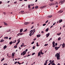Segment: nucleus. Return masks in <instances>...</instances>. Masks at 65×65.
I'll list each match as a JSON object with an SVG mask.
<instances>
[{
    "label": "nucleus",
    "mask_w": 65,
    "mask_h": 65,
    "mask_svg": "<svg viewBox=\"0 0 65 65\" xmlns=\"http://www.w3.org/2000/svg\"><path fill=\"white\" fill-rule=\"evenodd\" d=\"M31 56V54L30 55H29V54H28L27 56V57H29V56Z\"/></svg>",
    "instance_id": "49530a36"
},
{
    "label": "nucleus",
    "mask_w": 65,
    "mask_h": 65,
    "mask_svg": "<svg viewBox=\"0 0 65 65\" xmlns=\"http://www.w3.org/2000/svg\"><path fill=\"white\" fill-rule=\"evenodd\" d=\"M61 39V37H59L58 38V41H59V40H60Z\"/></svg>",
    "instance_id": "aec40b11"
},
{
    "label": "nucleus",
    "mask_w": 65,
    "mask_h": 65,
    "mask_svg": "<svg viewBox=\"0 0 65 65\" xmlns=\"http://www.w3.org/2000/svg\"><path fill=\"white\" fill-rule=\"evenodd\" d=\"M52 15H50L49 16H48V18H52Z\"/></svg>",
    "instance_id": "5701e85b"
},
{
    "label": "nucleus",
    "mask_w": 65,
    "mask_h": 65,
    "mask_svg": "<svg viewBox=\"0 0 65 65\" xmlns=\"http://www.w3.org/2000/svg\"><path fill=\"white\" fill-rule=\"evenodd\" d=\"M45 25H46V24H43V26H45Z\"/></svg>",
    "instance_id": "a19ab883"
},
{
    "label": "nucleus",
    "mask_w": 65,
    "mask_h": 65,
    "mask_svg": "<svg viewBox=\"0 0 65 65\" xmlns=\"http://www.w3.org/2000/svg\"><path fill=\"white\" fill-rule=\"evenodd\" d=\"M2 3V2L1 1L0 2V4H1V3Z\"/></svg>",
    "instance_id": "338daca9"
},
{
    "label": "nucleus",
    "mask_w": 65,
    "mask_h": 65,
    "mask_svg": "<svg viewBox=\"0 0 65 65\" xmlns=\"http://www.w3.org/2000/svg\"><path fill=\"white\" fill-rule=\"evenodd\" d=\"M54 60H53L52 61H51V62H52V63H54Z\"/></svg>",
    "instance_id": "4d7b16f0"
},
{
    "label": "nucleus",
    "mask_w": 65,
    "mask_h": 65,
    "mask_svg": "<svg viewBox=\"0 0 65 65\" xmlns=\"http://www.w3.org/2000/svg\"><path fill=\"white\" fill-rule=\"evenodd\" d=\"M45 63H46V64H47V61H45Z\"/></svg>",
    "instance_id": "6e6d98bb"
},
{
    "label": "nucleus",
    "mask_w": 65,
    "mask_h": 65,
    "mask_svg": "<svg viewBox=\"0 0 65 65\" xmlns=\"http://www.w3.org/2000/svg\"><path fill=\"white\" fill-rule=\"evenodd\" d=\"M3 48H4V50H5V49H6V48H7V46H6V45H5L4 46Z\"/></svg>",
    "instance_id": "423d86ee"
},
{
    "label": "nucleus",
    "mask_w": 65,
    "mask_h": 65,
    "mask_svg": "<svg viewBox=\"0 0 65 65\" xmlns=\"http://www.w3.org/2000/svg\"><path fill=\"white\" fill-rule=\"evenodd\" d=\"M50 6L53 5V3H50Z\"/></svg>",
    "instance_id": "f704fd0d"
},
{
    "label": "nucleus",
    "mask_w": 65,
    "mask_h": 65,
    "mask_svg": "<svg viewBox=\"0 0 65 65\" xmlns=\"http://www.w3.org/2000/svg\"><path fill=\"white\" fill-rule=\"evenodd\" d=\"M38 8V6H36L35 7V8L36 9H37V8Z\"/></svg>",
    "instance_id": "2f4dec72"
},
{
    "label": "nucleus",
    "mask_w": 65,
    "mask_h": 65,
    "mask_svg": "<svg viewBox=\"0 0 65 65\" xmlns=\"http://www.w3.org/2000/svg\"><path fill=\"white\" fill-rule=\"evenodd\" d=\"M17 61H16L14 63V64H17Z\"/></svg>",
    "instance_id": "bf43d9fd"
},
{
    "label": "nucleus",
    "mask_w": 65,
    "mask_h": 65,
    "mask_svg": "<svg viewBox=\"0 0 65 65\" xmlns=\"http://www.w3.org/2000/svg\"><path fill=\"white\" fill-rule=\"evenodd\" d=\"M20 33H19V34H18L17 35V36H20Z\"/></svg>",
    "instance_id": "c03bdc74"
},
{
    "label": "nucleus",
    "mask_w": 65,
    "mask_h": 65,
    "mask_svg": "<svg viewBox=\"0 0 65 65\" xmlns=\"http://www.w3.org/2000/svg\"><path fill=\"white\" fill-rule=\"evenodd\" d=\"M13 43V42L12 41H11L10 43H9V44L10 45H11L12 44V43Z\"/></svg>",
    "instance_id": "4468645a"
},
{
    "label": "nucleus",
    "mask_w": 65,
    "mask_h": 65,
    "mask_svg": "<svg viewBox=\"0 0 65 65\" xmlns=\"http://www.w3.org/2000/svg\"><path fill=\"white\" fill-rule=\"evenodd\" d=\"M34 42H32L31 43V44H34Z\"/></svg>",
    "instance_id": "603ef678"
},
{
    "label": "nucleus",
    "mask_w": 65,
    "mask_h": 65,
    "mask_svg": "<svg viewBox=\"0 0 65 65\" xmlns=\"http://www.w3.org/2000/svg\"><path fill=\"white\" fill-rule=\"evenodd\" d=\"M33 28H34V26H32L31 27V29H33Z\"/></svg>",
    "instance_id": "13d9d810"
},
{
    "label": "nucleus",
    "mask_w": 65,
    "mask_h": 65,
    "mask_svg": "<svg viewBox=\"0 0 65 65\" xmlns=\"http://www.w3.org/2000/svg\"><path fill=\"white\" fill-rule=\"evenodd\" d=\"M56 23H54L53 24V25L54 26V25H55V24H56Z\"/></svg>",
    "instance_id": "5fc2aeb1"
},
{
    "label": "nucleus",
    "mask_w": 65,
    "mask_h": 65,
    "mask_svg": "<svg viewBox=\"0 0 65 65\" xmlns=\"http://www.w3.org/2000/svg\"><path fill=\"white\" fill-rule=\"evenodd\" d=\"M48 28H47V29H46L45 30V31H46V32H48Z\"/></svg>",
    "instance_id": "393cba45"
},
{
    "label": "nucleus",
    "mask_w": 65,
    "mask_h": 65,
    "mask_svg": "<svg viewBox=\"0 0 65 65\" xmlns=\"http://www.w3.org/2000/svg\"><path fill=\"white\" fill-rule=\"evenodd\" d=\"M57 45H58V43H55L56 46H57Z\"/></svg>",
    "instance_id": "37998d69"
},
{
    "label": "nucleus",
    "mask_w": 65,
    "mask_h": 65,
    "mask_svg": "<svg viewBox=\"0 0 65 65\" xmlns=\"http://www.w3.org/2000/svg\"><path fill=\"white\" fill-rule=\"evenodd\" d=\"M50 64H51V65H52V63L53 64V63L52 62H50Z\"/></svg>",
    "instance_id": "774afa93"
},
{
    "label": "nucleus",
    "mask_w": 65,
    "mask_h": 65,
    "mask_svg": "<svg viewBox=\"0 0 65 65\" xmlns=\"http://www.w3.org/2000/svg\"><path fill=\"white\" fill-rule=\"evenodd\" d=\"M55 41H53L52 42V45H55Z\"/></svg>",
    "instance_id": "dca6fc26"
},
{
    "label": "nucleus",
    "mask_w": 65,
    "mask_h": 65,
    "mask_svg": "<svg viewBox=\"0 0 65 65\" xmlns=\"http://www.w3.org/2000/svg\"><path fill=\"white\" fill-rule=\"evenodd\" d=\"M45 6H43V7H41V8H45Z\"/></svg>",
    "instance_id": "cd10ccee"
},
{
    "label": "nucleus",
    "mask_w": 65,
    "mask_h": 65,
    "mask_svg": "<svg viewBox=\"0 0 65 65\" xmlns=\"http://www.w3.org/2000/svg\"><path fill=\"white\" fill-rule=\"evenodd\" d=\"M3 60H4V58H3V59L1 60V62H2Z\"/></svg>",
    "instance_id": "a878e982"
},
{
    "label": "nucleus",
    "mask_w": 65,
    "mask_h": 65,
    "mask_svg": "<svg viewBox=\"0 0 65 65\" xmlns=\"http://www.w3.org/2000/svg\"><path fill=\"white\" fill-rule=\"evenodd\" d=\"M52 38H51L48 41H50L51 40H52Z\"/></svg>",
    "instance_id": "c9c22d12"
},
{
    "label": "nucleus",
    "mask_w": 65,
    "mask_h": 65,
    "mask_svg": "<svg viewBox=\"0 0 65 65\" xmlns=\"http://www.w3.org/2000/svg\"><path fill=\"white\" fill-rule=\"evenodd\" d=\"M4 25H6V26H7V25H8V24H7V23H6V22H4Z\"/></svg>",
    "instance_id": "f8f14e48"
},
{
    "label": "nucleus",
    "mask_w": 65,
    "mask_h": 65,
    "mask_svg": "<svg viewBox=\"0 0 65 65\" xmlns=\"http://www.w3.org/2000/svg\"><path fill=\"white\" fill-rule=\"evenodd\" d=\"M61 4H63V3L64 1H65L64 0H63V1H62V0L61 1Z\"/></svg>",
    "instance_id": "9b49d317"
},
{
    "label": "nucleus",
    "mask_w": 65,
    "mask_h": 65,
    "mask_svg": "<svg viewBox=\"0 0 65 65\" xmlns=\"http://www.w3.org/2000/svg\"><path fill=\"white\" fill-rule=\"evenodd\" d=\"M17 41H18V42L17 43V44H19V43H20V41H21L20 40H18Z\"/></svg>",
    "instance_id": "ddd939ff"
},
{
    "label": "nucleus",
    "mask_w": 65,
    "mask_h": 65,
    "mask_svg": "<svg viewBox=\"0 0 65 65\" xmlns=\"http://www.w3.org/2000/svg\"><path fill=\"white\" fill-rule=\"evenodd\" d=\"M28 8H30V7H30V5H28Z\"/></svg>",
    "instance_id": "473e14b6"
},
{
    "label": "nucleus",
    "mask_w": 65,
    "mask_h": 65,
    "mask_svg": "<svg viewBox=\"0 0 65 65\" xmlns=\"http://www.w3.org/2000/svg\"><path fill=\"white\" fill-rule=\"evenodd\" d=\"M29 23L28 22H25L24 23V24L25 25H28V24H29Z\"/></svg>",
    "instance_id": "a211bd4d"
},
{
    "label": "nucleus",
    "mask_w": 65,
    "mask_h": 65,
    "mask_svg": "<svg viewBox=\"0 0 65 65\" xmlns=\"http://www.w3.org/2000/svg\"><path fill=\"white\" fill-rule=\"evenodd\" d=\"M27 31V29H26L24 31V32H26Z\"/></svg>",
    "instance_id": "a18cd8bd"
},
{
    "label": "nucleus",
    "mask_w": 65,
    "mask_h": 65,
    "mask_svg": "<svg viewBox=\"0 0 65 65\" xmlns=\"http://www.w3.org/2000/svg\"><path fill=\"white\" fill-rule=\"evenodd\" d=\"M17 63L18 64H19V65H21V63H20V62H17Z\"/></svg>",
    "instance_id": "58836bf2"
},
{
    "label": "nucleus",
    "mask_w": 65,
    "mask_h": 65,
    "mask_svg": "<svg viewBox=\"0 0 65 65\" xmlns=\"http://www.w3.org/2000/svg\"><path fill=\"white\" fill-rule=\"evenodd\" d=\"M23 29H21L20 30V32L21 33V32H23Z\"/></svg>",
    "instance_id": "4be33fe9"
},
{
    "label": "nucleus",
    "mask_w": 65,
    "mask_h": 65,
    "mask_svg": "<svg viewBox=\"0 0 65 65\" xmlns=\"http://www.w3.org/2000/svg\"><path fill=\"white\" fill-rule=\"evenodd\" d=\"M17 41H16V40H14V41H13V43H14L16 42Z\"/></svg>",
    "instance_id": "bb28decb"
},
{
    "label": "nucleus",
    "mask_w": 65,
    "mask_h": 65,
    "mask_svg": "<svg viewBox=\"0 0 65 65\" xmlns=\"http://www.w3.org/2000/svg\"><path fill=\"white\" fill-rule=\"evenodd\" d=\"M36 30H34V32H32V35H34V32H35Z\"/></svg>",
    "instance_id": "c85d7f7f"
},
{
    "label": "nucleus",
    "mask_w": 65,
    "mask_h": 65,
    "mask_svg": "<svg viewBox=\"0 0 65 65\" xmlns=\"http://www.w3.org/2000/svg\"><path fill=\"white\" fill-rule=\"evenodd\" d=\"M62 48H64L65 47V43H63V44L62 45Z\"/></svg>",
    "instance_id": "20e7f679"
},
{
    "label": "nucleus",
    "mask_w": 65,
    "mask_h": 65,
    "mask_svg": "<svg viewBox=\"0 0 65 65\" xmlns=\"http://www.w3.org/2000/svg\"><path fill=\"white\" fill-rule=\"evenodd\" d=\"M59 48H60V47H57V46H55V48H54L55 49L56 51H57V50H58V49H59Z\"/></svg>",
    "instance_id": "7ed1b4c3"
},
{
    "label": "nucleus",
    "mask_w": 65,
    "mask_h": 65,
    "mask_svg": "<svg viewBox=\"0 0 65 65\" xmlns=\"http://www.w3.org/2000/svg\"><path fill=\"white\" fill-rule=\"evenodd\" d=\"M41 55H43V54H44V53H43L42 52V53H41Z\"/></svg>",
    "instance_id": "de8ad7c7"
},
{
    "label": "nucleus",
    "mask_w": 65,
    "mask_h": 65,
    "mask_svg": "<svg viewBox=\"0 0 65 65\" xmlns=\"http://www.w3.org/2000/svg\"><path fill=\"white\" fill-rule=\"evenodd\" d=\"M21 35H23V34H24V33H21Z\"/></svg>",
    "instance_id": "864d4df0"
},
{
    "label": "nucleus",
    "mask_w": 65,
    "mask_h": 65,
    "mask_svg": "<svg viewBox=\"0 0 65 65\" xmlns=\"http://www.w3.org/2000/svg\"><path fill=\"white\" fill-rule=\"evenodd\" d=\"M55 4H57V5H58V2H56L55 3Z\"/></svg>",
    "instance_id": "ea45409f"
},
{
    "label": "nucleus",
    "mask_w": 65,
    "mask_h": 65,
    "mask_svg": "<svg viewBox=\"0 0 65 65\" xmlns=\"http://www.w3.org/2000/svg\"><path fill=\"white\" fill-rule=\"evenodd\" d=\"M61 32H60L59 34H57V35H58V36H59L60 35H61Z\"/></svg>",
    "instance_id": "2eb2a0df"
},
{
    "label": "nucleus",
    "mask_w": 65,
    "mask_h": 65,
    "mask_svg": "<svg viewBox=\"0 0 65 65\" xmlns=\"http://www.w3.org/2000/svg\"><path fill=\"white\" fill-rule=\"evenodd\" d=\"M23 46H24V45H23L22 44L21 45V47H23Z\"/></svg>",
    "instance_id": "79ce46f5"
},
{
    "label": "nucleus",
    "mask_w": 65,
    "mask_h": 65,
    "mask_svg": "<svg viewBox=\"0 0 65 65\" xmlns=\"http://www.w3.org/2000/svg\"><path fill=\"white\" fill-rule=\"evenodd\" d=\"M24 11H21V12H24Z\"/></svg>",
    "instance_id": "052dcab7"
},
{
    "label": "nucleus",
    "mask_w": 65,
    "mask_h": 65,
    "mask_svg": "<svg viewBox=\"0 0 65 65\" xmlns=\"http://www.w3.org/2000/svg\"><path fill=\"white\" fill-rule=\"evenodd\" d=\"M48 44H45L44 45V46H47V45H48Z\"/></svg>",
    "instance_id": "4c0bfd02"
},
{
    "label": "nucleus",
    "mask_w": 65,
    "mask_h": 65,
    "mask_svg": "<svg viewBox=\"0 0 65 65\" xmlns=\"http://www.w3.org/2000/svg\"><path fill=\"white\" fill-rule=\"evenodd\" d=\"M35 53H32V55L33 56V55H35Z\"/></svg>",
    "instance_id": "e433bc0d"
},
{
    "label": "nucleus",
    "mask_w": 65,
    "mask_h": 65,
    "mask_svg": "<svg viewBox=\"0 0 65 65\" xmlns=\"http://www.w3.org/2000/svg\"><path fill=\"white\" fill-rule=\"evenodd\" d=\"M12 58H13V57H14V53H12Z\"/></svg>",
    "instance_id": "f3484780"
},
{
    "label": "nucleus",
    "mask_w": 65,
    "mask_h": 65,
    "mask_svg": "<svg viewBox=\"0 0 65 65\" xmlns=\"http://www.w3.org/2000/svg\"><path fill=\"white\" fill-rule=\"evenodd\" d=\"M3 13L4 14V15H5L6 14V12H3Z\"/></svg>",
    "instance_id": "72a5a7b5"
},
{
    "label": "nucleus",
    "mask_w": 65,
    "mask_h": 65,
    "mask_svg": "<svg viewBox=\"0 0 65 65\" xmlns=\"http://www.w3.org/2000/svg\"><path fill=\"white\" fill-rule=\"evenodd\" d=\"M53 45V47H55V45Z\"/></svg>",
    "instance_id": "8fccbe9b"
},
{
    "label": "nucleus",
    "mask_w": 65,
    "mask_h": 65,
    "mask_svg": "<svg viewBox=\"0 0 65 65\" xmlns=\"http://www.w3.org/2000/svg\"><path fill=\"white\" fill-rule=\"evenodd\" d=\"M48 20H47L45 22V23H47V22H48Z\"/></svg>",
    "instance_id": "09e8293b"
},
{
    "label": "nucleus",
    "mask_w": 65,
    "mask_h": 65,
    "mask_svg": "<svg viewBox=\"0 0 65 65\" xmlns=\"http://www.w3.org/2000/svg\"><path fill=\"white\" fill-rule=\"evenodd\" d=\"M62 44H60V45H59V47H60V46H61V45H62Z\"/></svg>",
    "instance_id": "0e129e2a"
},
{
    "label": "nucleus",
    "mask_w": 65,
    "mask_h": 65,
    "mask_svg": "<svg viewBox=\"0 0 65 65\" xmlns=\"http://www.w3.org/2000/svg\"><path fill=\"white\" fill-rule=\"evenodd\" d=\"M33 31H34V30H31L29 32L31 33H32L33 32Z\"/></svg>",
    "instance_id": "412c9836"
},
{
    "label": "nucleus",
    "mask_w": 65,
    "mask_h": 65,
    "mask_svg": "<svg viewBox=\"0 0 65 65\" xmlns=\"http://www.w3.org/2000/svg\"><path fill=\"white\" fill-rule=\"evenodd\" d=\"M32 48L33 49H35V46H33Z\"/></svg>",
    "instance_id": "3c124183"
},
{
    "label": "nucleus",
    "mask_w": 65,
    "mask_h": 65,
    "mask_svg": "<svg viewBox=\"0 0 65 65\" xmlns=\"http://www.w3.org/2000/svg\"><path fill=\"white\" fill-rule=\"evenodd\" d=\"M40 55H41L40 53V52H39L38 53V57H39V56H40Z\"/></svg>",
    "instance_id": "1a4fd4ad"
},
{
    "label": "nucleus",
    "mask_w": 65,
    "mask_h": 65,
    "mask_svg": "<svg viewBox=\"0 0 65 65\" xmlns=\"http://www.w3.org/2000/svg\"><path fill=\"white\" fill-rule=\"evenodd\" d=\"M27 51H28V49H27L25 51H24L23 52H22L21 53V55L23 56H23H24V55L26 54V52H27Z\"/></svg>",
    "instance_id": "f257e3e1"
},
{
    "label": "nucleus",
    "mask_w": 65,
    "mask_h": 65,
    "mask_svg": "<svg viewBox=\"0 0 65 65\" xmlns=\"http://www.w3.org/2000/svg\"><path fill=\"white\" fill-rule=\"evenodd\" d=\"M51 2H53V0H50Z\"/></svg>",
    "instance_id": "680f3d73"
},
{
    "label": "nucleus",
    "mask_w": 65,
    "mask_h": 65,
    "mask_svg": "<svg viewBox=\"0 0 65 65\" xmlns=\"http://www.w3.org/2000/svg\"><path fill=\"white\" fill-rule=\"evenodd\" d=\"M4 39H8V37H5L4 38Z\"/></svg>",
    "instance_id": "c756f323"
},
{
    "label": "nucleus",
    "mask_w": 65,
    "mask_h": 65,
    "mask_svg": "<svg viewBox=\"0 0 65 65\" xmlns=\"http://www.w3.org/2000/svg\"><path fill=\"white\" fill-rule=\"evenodd\" d=\"M29 35L30 36H32V33H31L30 32V33L29 34Z\"/></svg>",
    "instance_id": "b1692460"
},
{
    "label": "nucleus",
    "mask_w": 65,
    "mask_h": 65,
    "mask_svg": "<svg viewBox=\"0 0 65 65\" xmlns=\"http://www.w3.org/2000/svg\"><path fill=\"white\" fill-rule=\"evenodd\" d=\"M50 33H48V34H47L46 35V38H47V37H48V36H50Z\"/></svg>",
    "instance_id": "39448f33"
},
{
    "label": "nucleus",
    "mask_w": 65,
    "mask_h": 65,
    "mask_svg": "<svg viewBox=\"0 0 65 65\" xmlns=\"http://www.w3.org/2000/svg\"><path fill=\"white\" fill-rule=\"evenodd\" d=\"M63 12V11H62L61 10H60L59 11H58V13H62Z\"/></svg>",
    "instance_id": "0eeeda50"
},
{
    "label": "nucleus",
    "mask_w": 65,
    "mask_h": 65,
    "mask_svg": "<svg viewBox=\"0 0 65 65\" xmlns=\"http://www.w3.org/2000/svg\"><path fill=\"white\" fill-rule=\"evenodd\" d=\"M57 60H60V55L59 53H57Z\"/></svg>",
    "instance_id": "f03ea898"
},
{
    "label": "nucleus",
    "mask_w": 65,
    "mask_h": 65,
    "mask_svg": "<svg viewBox=\"0 0 65 65\" xmlns=\"http://www.w3.org/2000/svg\"><path fill=\"white\" fill-rule=\"evenodd\" d=\"M40 36H41V35H37V37L38 38L39 37H40Z\"/></svg>",
    "instance_id": "9d476101"
},
{
    "label": "nucleus",
    "mask_w": 65,
    "mask_h": 65,
    "mask_svg": "<svg viewBox=\"0 0 65 65\" xmlns=\"http://www.w3.org/2000/svg\"><path fill=\"white\" fill-rule=\"evenodd\" d=\"M47 63H44V65H47V64H46Z\"/></svg>",
    "instance_id": "69168bd1"
},
{
    "label": "nucleus",
    "mask_w": 65,
    "mask_h": 65,
    "mask_svg": "<svg viewBox=\"0 0 65 65\" xmlns=\"http://www.w3.org/2000/svg\"><path fill=\"white\" fill-rule=\"evenodd\" d=\"M17 46L15 45L14 46V48H17Z\"/></svg>",
    "instance_id": "7c9ffc66"
},
{
    "label": "nucleus",
    "mask_w": 65,
    "mask_h": 65,
    "mask_svg": "<svg viewBox=\"0 0 65 65\" xmlns=\"http://www.w3.org/2000/svg\"><path fill=\"white\" fill-rule=\"evenodd\" d=\"M62 22V19L60 20H59V23H61Z\"/></svg>",
    "instance_id": "6e6552de"
},
{
    "label": "nucleus",
    "mask_w": 65,
    "mask_h": 65,
    "mask_svg": "<svg viewBox=\"0 0 65 65\" xmlns=\"http://www.w3.org/2000/svg\"><path fill=\"white\" fill-rule=\"evenodd\" d=\"M4 41V40L3 39H2V40H1L0 41V42H3Z\"/></svg>",
    "instance_id": "6ab92c4d"
},
{
    "label": "nucleus",
    "mask_w": 65,
    "mask_h": 65,
    "mask_svg": "<svg viewBox=\"0 0 65 65\" xmlns=\"http://www.w3.org/2000/svg\"><path fill=\"white\" fill-rule=\"evenodd\" d=\"M10 31V30L9 29V30L7 31V32H9V31Z\"/></svg>",
    "instance_id": "e2e57ef3"
}]
</instances>
